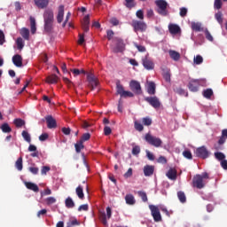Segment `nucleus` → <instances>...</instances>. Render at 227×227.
<instances>
[{
  "label": "nucleus",
  "mask_w": 227,
  "mask_h": 227,
  "mask_svg": "<svg viewBox=\"0 0 227 227\" xmlns=\"http://www.w3.org/2000/svg\"><path fill=\"white\" fill-rule=\"evenodd\" d=\"M44 31L51 33L54 24V12L52 9H46L43 13Z\"/></svg>",
  "instance_id": "obj_1"
},
{
  "label": "nucleus",
  "mask_w": 227,
  "mask_h": 227,
  "mask_svg": "<svg viewBox=\"0 0 227 227\" xmlns=\"http://www.w3.org/2000/svg\"><path fill=\"white\" fill-rule=\"evenodd\" d=\"M156 6H158V12L160 15H168V2L164 0H156Z\"/></svg>",
  "instance_id": "obj_2"
},
{
  "label": "nucleus",
  "mask_w": 227,
  "mask_h": 227,
  "mask_svg": "<svg viewBox=\"0 0 227 227\" xmlns=\"http://www.w3.org/2000/svg\"><path fill=\"white\" fill-rule=\"evenodd\" d=\"M149 208L151 210L152 216L153 217L155 223H160V221H162V216L160 215L159 207L154 205H149Z\"/></svg>",
  "instance_id": "obj_3"
},
{
  "label": "nucleus",
  "mask_w": 227,
  "mask_h": 227,
  "mask_svg": "<svg viewBox=\"0 0 227 227\" xmlns=\"http://www.w3.org/2000/svg\"><path fill=\"white\" fill-rule=\"evenodd\" d=\"M145 141L149 143V145H152L153 146H155L156 148H159L160 145H162V140L157 137H153L150 134H146L145 137Z\"/></svg>",
  "instance_id": "obj_4"
},
{
  "label": "nucleus",
  "mask_w": 227,
  "mask_h": 227,
  "mask_svg": "<svg viewBox=\"0 0 227 227\" xmlns=\"http://www.w3.org/2000/svg\"><path fill=\"white\" fill-rule=\"evenodd\" d=\"M142 65L145 68V70H153L155 68V64L153 60L146 55L145 58L142 59Z\"/></svg>",
  "instance_id": "obj_5"
},
{
  "label": "nucleus",
  "mask_w": 227,
  "mask_h": 227,
  "mask_svg": "<svg viewBox=\"0 0 227 227\" xmlns=\"http://www.w3.org/2000/svg\"><path fill=\"white\" fill-rule=\"evenodd\" d=\"M87 81L89 83V88H91V90H95L97 86H98V79L95 77V74L89 73L87 74Z\"/></svg>",
  "instance_id": "obj_6"
},
{
  "label": "nucleus",
  "mask_w": 227,
  "mask_h": 227,
  "mask_svg": "<svg viewBox=\"0 0 227 227\" xmlns=\"http://www.w3.org/2000/svg\"><path fill=\"white\" fill-rule=\"evenodd\" d=\"M145 100L154 109H159V107H160V101L158 97H146L145 98Z\"/></svg>",
  "instance_id": "obj_7"
},
{
  "label": "nucleus",
  "mask_w": 227,
  "mask_h": 227,
  "mask_svg": "<svg viewBox=\"0 0 227 227\" xmlns=\"http://www.w3.org/2000/svg\"><path fill=\"white\" fill-rule=\"evenodd\" d=\"M112 215L113 212L109 207H106V215L104 212L100 214L99 218L104 226H107V219H109Z\"/></svg>",
  "instance_id": "obj_8"
},
{
  "label": "nucleus",
  "mask_w": 227,
  "mask_h": 227,
  "mask_svg": "<svg viewBox=\"0 0 227 227\" xmlns=\"http://www.w3.org/2000/svg\"><path fill=\"white\" fill-rule=\"evenodd\" d=\"M115 43V47L114 48V52H123L125 51V43H123V40L117 38L114 41Z\"/></svg>",
  "instance_id": "obj_9"
},
{
  "label": "nucleus",
  "mask_w": 227,
  "mask_h": 227,
  "mask_svg": "<svg viewBox=\"0 0 227 227\" xmlns=\"http://www.w3.org/2000/svg\"><path fill=\"white\" fill-rule=\"evenodd\" d=\"M132 26H133L134 30L136 32H137V31H146V23L145 22L133 20Z\"/></svg>",
  "instance_id": "obj_10"
},
{
  "label": "nucleus",
  "mask_w": 227,
  "mask_h": 227,
  "mask_svg": "<svg viewBox=\"0 0 227 227\" xmlns=\"http://www.w3.org/2000/svg\"><path fill=\"white\" fill-rule=\"evenodd\" d=\"M208 180H210V176L208 175V173H202L200 176V189L205 187V185L208 184Z\"/></svg>",
  "instance_id": "obj_11"
},
{
  "label": "nucleus",
  "mask_w": 227,
  "mask_h": 227,
  "mask_svg": "<svg viewBox=\"0 0 227 227\" xmlns=\"http://www.w3.org/2000/svg\"><path fill=\"white\" fill-rule=\"evenodd\" d=\"M168 31L170 35H180L182 33V29L180 28V26L175 24V23H170L168 25Z\"/></svg>",
  "instance_id": "obj_12"
},
{
  "label": "nucleus",
  "mask_w": 227,
  "mask_h": 227,
  "mask_svg": "<svg viewBox=\"0 0 227 227\" xmlns=\"http://www.w3.org/2000/svg\"><path fill=\"white\" fill-rule=\"evenodd\" d=\"M64 17H65V6L60 5L58 11L57 22H59V24H61V22H63Z\"/></svg>",
  "instance_id": "obj_13"
},
{
  "label": "nucleus",
  "mask_w": 227,
  "mask_h": 227,
  "mask_svg": "<svg viewBox=\"0 0 227 227\" xmlns=\"http://www.w3.org/2000/svg\"><path fill=\"white\" fill-rule=\"evenodd\" d=\"M48 129H56V120L51 115L45 117Z\"/></svg>",
  "instance_id": "obj_14"
},
{
  "label": "nucleus",
  "mask_w": 227,
  "mask_h": 227,
  "mask_svg": "<svg viewBox=\"0 0 227 227\" xmlns=\"http://www.w3.org/2000/svg\"><path fill=\"white\" fill-rule=\"evenodd\" d=\"M130 89L136 93H141V84L137 81H131L129 83Z\"/></svg>",
  "instance_id": "obj_15"
},
{
  "label": "nucleus",
  "mask_w": 227,
  "mask_h": 227,
  "mask_svg": "<svg viewBox=\"0 0 227 227\" xmlns=\"http://www.w3.org/2000/svg\"><path fill=\"white\" fill-rule=\"evenodd\" d=\"M190 91H198V88H200V81L199 80H192L188 85Z\"/></svg>",
  "instance_id": "obj_16"
},
{
  "label": "nucleus",
  "mask_w": 227,
  "mask_h": 227,
  "mask_svg": "<svg viewBox=\"0 0 227 227\" xmlns=\"http://www.w3.org/2000/svg\"><path fill=\"white\" fill-rule=\"evenodd\" d=\"M210 156V152L205 146L200 147V158L205 160Z\"/></svg>",
  "instance_id": "obj_17"
},
{
  "label": "nucleus",
  "mask_w": 227,
  "mask_h": 227,
  "mask_svg": "<svg viewBox=\"0 0 227 227\" xmlns=\"http://www.w3.org/2000/svg\"><path fill=\"white\" fill-rule=\"evenodd\" d=\"M12 63L15 67H22V56L16 54L12 57Z\"/></svg>",
  "instance_id": "obj_18"
},
{
  "label": "nucleus",
  "mask_w": 227,
  "mask_h": 227,
  "mask_svg": "<svg viewBox=\"0 0 227 227\" xmlns=\"http://www.w3.org/2000/svg\"><path fill=\"white\" fill-rule=\"evenodd\" d=\"M146 88H147V93L149 95H155V82H147V85H146Z\"/></svg>",
  "instance_id": "obj_19"
},
{
  "label": "nucleus",
  "mask_w": 227,
  "mask_h": 227,
  "mask_svg": "<svg viewBox=\"0 0 227 227\" xmlns=\"http://www.w3.org/2000/svg\"><path fill=\"white\" fill-rule=\"evenodd\" d=\"M154 168L153 166L146 165L144 167L145 176H152L153 175Z\"/></svg>",
  "instance_id": "obj_20"
},
{
  "label": "nucleus",
  "mask_w": 227,
  "mask_h": 227,
  "mask_svg": "<svg viewBox=\"0 0 227 227\" xmlns=\"http://www.w3.org/2000/svg\"><path fill=\"white\" fill-rule=\"evenodd\" d=\"M200 31L204 32V35L207 41L214 42V37L212 36V34H210V32L208 31V28H203L202 27H200Z\"/></svg>",
  "instance_id": "obj_21"
},
{
  "label": "nucleus",
  "mask_w": 227,
  "mask_h": 227,
  "mask_svg": "<svg viewBox=\"0 0 227 227\" xmlns=\"http://www.w3.org/2000/svg\"><path fill=\"white\" fill-rule=\"evenodd\" d=\"M25 185L27 189H29L30 191H34V192H38V191H40V189L38 188V185H36L35 183L25 182Z\"/></svg>",
  "instance_id": "obj_22"
},
{
  "label": "nucleus",
  "mask_w": 227,
  "mask_h": 227,
  "mask_svg": "<svg viewBox=\"0 0 227 227\" xmlns=\"http://www.w3.org/2000/svg\"><path fill=\"white\" fill-rule=\"evenodd\" d=\"M125 201L127 205H136V198L132 194H127L125 196Z\"/></svg>",
  "instance_id": "obj_23"
},
{
  "label": "nucleus",
  "mask_w": 227,
  "mask_h": 227,
  "mask_svg": "<svg viewBox=\"0 0 227 227\" xmlns=\"http://www.w3.org/2000/svg\"><path fill=\"white\" fill-rule=\"evenodd\" d=\"M166 175L169 180H176V170L175 168H170Z\"/></svg>",
  "instance_id": "obj_24"
},
{
  "label": "nucleus",
  "mask_w": 227,
  "mask_h": 227,
  "mask_svg": "<svg viewBox=\"0 0 227 227\" xmlns=\"http://www.w3.org/2000/svg\"><path fill=\"white\" fill-rule=\"evenodd\" d=\"M38 8H45L49 4V0H34Z\"/></svg>",
  "instance_id": "obj_25"
},
{
  "label": "nucleus",
  "mask_w": 227,
  "mask_h": 227,
  "mask_svg": "<svg viewBox=\"0 0 227 227\" xmlns=\"http://www.w3.org/2000/svg\"><path fill=\"white\" fill-rule=\"evenodd\" d=\"M30 27L32 35H35L36 33V20L33 16H30Z\"/></svg>",
  "instance_id": "obj_26"
},
{
  "label": "nucleus",
  "mask_w": 227,
  "mask_h": 227,
  "mask_svg": "<svg viewBox=\"0 0 227 227\" xmlns=\"http://www.w3.org/2000/svg\"><path fill=\"white\" fill-rule=\"evenodd\" d=\"M76 195L79 200H84V191L82 185H79L75 190Z\"/></svg>",
  "instance_id": "obj_27"
},
{
  "label": "nucleus",
  "mask_w": 227,
  "mask_h": 227,
  "mask_svg": "<svg viewBox=\"0 0 227 227\" xmlns=\"http://www.w3.org/2000/svg\"><path fill=\"white\" fill-rule=\"evenodd\" d=\"M46 82L49 84H56L58 82V75L51 74L46 78Z\"/></svg>",
  "instance_id": "obj_28"
},
{
  "label": "nucleus",
  "mask_w": 227,
  "mask_h": 227,
  "mask_svg": "<svg viewBox=\"0 0 227 227\" xmlns=\"http://www.w3.org/2000/svg\"><path fill=\"white\" fill-rule=\"evenodd\" d=\"M168 54H169L170 58L172 59H174V61H178V59H180V53H178L177 51L170 50L168 51Z\"/></svg>",
  "instance_id": "obj_29"
},
{
  "label": "nucleus",
  "mask_w": 227,
  "mask_h": 227,
  "mask_svg": "<svg viewBox=\"0 0 227 227\" xmlns=\"http://www.w3.org/2000/svg\"><path fill=\"white\" fill-rule=\"evenodd\" d=\"M20 35L24 40H29V29L26 27L21 28Z\"/></svg>",
  "instance_id": "obj_30"
},
{
  "label": "nucleus",
  "mask_w": 227,
  "mask_h": 227,
  "mask_svg": "<svg viewBox=\"0 0 227 227\" xmlns=\"http://www.w3.org/2000/svg\"><path fill=\"white\" fill-rule=\"evenodd\" d=\"M213 95H214V91L212 90V89H207L202 92V96L207 99H210V98H212Z\"/></svg>",
  "instance_id": "obj_31"
},
{
  "label": "nucleus",
  "mask_w": 227,
  "mask_h": 227,
  "mask_svg": "<svg viewBox=\"0 0 227 227\" xmlns=\"http://www.w3.org/2000/svg\"><path fill=\"white\" fill-rule=\"evenodd\" d=\"M163 78L167 82H171V73L169 72V69L163 70Z\"/></svg>",
  "instance_id": "obj_32"
},
{
  "label": "nucleus",
  "mask_w": 227,
  "mask_h": 227,
  "mask_svg": "<svg viewBox=\"0 0 227 227\" xmlns=\"http://www.w3.org/2000/svg\"><path fill=\"white\" fill-rule=\"evenodd\" d=\"M65 203H66L67 208H74V207H75V203L74 202V200H72V198L70 197L66 199Z\"/></svg>",
  "instance_id": "obj_33"
},
{
  "label": "nucleus",
  "mask_w": 227,
  "mask_h": 227,
  "mask_svg": "<svg viewBox=\"0 0 227 227\" xmlns=\"http://www.w3.org/2000/svg\"><path fill=\"white\" fill-rule=\"evenodd\" d=\"M16 45H17V48L19 49V51H22V49H24V39H22V37H19L17 40H16Z\"/></svg>",
  "instance_id": "obj_34"
},
{
  "label": "nucleus",
  "mask_w": 227,
  "mask_h": 227,
  "mask_svg": "<svg viewBox=\"0 0 227 227\" xmlns=\"http://www.w3.org/2000/svg\"><path fill=\"white\" fill-rule=\"evenodd\" d=\"M177 197L181 203H185V201H187V197H185V193L184 192H178Z\"/></svg>",
  "instance_id": "obj_35"
},
{
  "label": "nucleus",
  "mask_w": 227,
  "mask_h": 227,
  "mask_svg": "<svg viewBox=\"0 0 227 227\" xmlns=\"http://www.w3.org/2000/svg\"><path fill=\"white\" fill-rule=\"evenodd\" d=\"M1 130H2V132L8 134V133L12 132V128L10 127V125H8V123H4L1 126Z\"/></svg>",
  "instance_id": "obj_36"
},
{
  "label": "nucleus",
  "mask_w": 227,
  "mask_h": 227,
  "mask_svg": "<svg viewBox=\"0 0 227 227\" xmlns=\"http://www.w3.org/2000/svg\"><path fill=\"white\" fill-rule=\"evenodd\" d=\"M15 168L16 169H18V171H22V168H23V165H22V157H20L16 162H15Z\"/></svg>",
  "instance_id": "obj_37"
},
{
  "label": "nucleus",
  "mask_w": 227,
  "mask_h": 227,
  "mask_svg": "<svg viewBox=\"0 0 227 227\" xmlns=\"http://www.w3.org/2000/svg\"><path fill=\"white\" fill-rule=\"evenodd\" d=\"M21 136L27 143H31V135L27 131L23 130Z\"/></svg>",
  "instance_id": "obj_38"
},
{
  "label": "nucleus",
  "mask_w": 227,
  "mask_h": 227,
  "mask_svg": "<svg viewBox=\"0 0 227 227\" xmlns=\"http://www.w3.org/2000/svg\"><path fill=\"white\" fill-rule=\"evenodd\" d=\"M84 142H82L81 140L79 142H77L75 145H74V148H75V151L77 153H80L81 150H82V148H84V145H83Z\"/></svg>",
  "instance_id": "obj_39"
},
{
  "label": "nucleus",
  "mask_w": 227,
  "mask_h": 227,
  "mask_svg": "<svg viewBox=\"0 0 227 227\" xmlns=\"http://www.w3.org/2000/svg\"><path fill=\"white\" fill-rule=\"evenodd\" d=\"M215 157L220 161H223L224 159H226V155L223 153H215Z\"/></svg>",
  "instance_id": "obj_40"
},
{
  "label": "nucleus",
  "mask_w": 227,
  "mask_h": 227,
  "mask_svg": "<svg viewBox=\"0 0 227 227\" xmlns=\"http://www.w3.org/2000/svg\"><path fill=\"white\" fill-rule=\"evenodd\" d=\"M215 20L216 21L223 26V12H216V14H215Z\"/></svg>",
  "instance_id": "obj_41"
},
{
  "label": "nucleus",
  "mask_w": 227,
  "mask_h": 227,
  "mask_svg": "<svg viewBox=\"0 0 227 227\" xmlns=\"http://www.w3.org/2000/svg\"><path fill=\"white\" fill-rule=\"evenodd\" d=\"M133 45L137 49L138 52H146V48L143 45L137 44V43H133Z\"/></svg>",
  "instance_id": "obj_42"
},
{
  "label": "nucleus",
  "mask_w": 227,
  "mask_h": 227,
  "mask_svg": "<svg viewBox=\"0 0 227 227\" xmlns=\"http://www.w3.org/2000/svg\"><path fill=\"white\" fill-rule=\"evenodd\" d=\"M71 72H73L74 77H76V75H81V74H86V71H84V69H71Z\"/></svg>",
  "instance_id": "obj_43"
},
{
  "label": "nucleus",
  "mask_w": 227,
  "mask_h": 227,
  "mask_svg": "<svg viewBox=\"0 0 227 227\" xmlns=\"http://www.w3.org/2000/svg\"><path fill=\"white\" fill-rule=\"evenodd\" d=\"M214 7L216 10H221V8H223V1L222 0H215Z\"/></svg>",
  "instance_id": "obj_44"
},
{
  "label": "nucleus",
  "mask_w": 227,
  "mask_h": 227,
  "mask_svg": "<svg viewBox=\"0 0 227 227\" xmlns=\"http://www.w3.org/2000/svg\"><path fill=\"white\" fill-rule=\"evenodd\" d=\"M91 137V135L90 133H84L82 136V138H81V142L82 143H84L86 141H90V138Z\"/></svg>",
  "instance_id": "obj_45"
},
{
  "label": "nucleus",
  "mask_w": 227,
  "mask_h": 227,
  "mask_svg": "<svg viewBox=\"0 0 227 227\" xmlns=\"http://www.w3.org/2000/svg\"><path fill=\"white\" fill-rule=\"evenodd\" d=\"M141 153V147L139 145H135L132 148V154L133 155H139Z\"/></svg>",
  "instance_id": "obj_46"
},
{
  "label": "nucleus",
  "mask_w": 227,
  "mask_h": 227,
  "mask_svg": "<svg viewBox=\"0 0 227 227\" xmlns=\"http://www.w3.org/2000/svg\"><path fill=\"white\" fill-rule=\"evenodd\" d=\"M193 187H196V189H200V176L199 175H197L193 178Z\"/></svg>",
  "instance_id": "obj_47"
},
{
  "label": "nucleus",
  "mask_w": 227,
  "mask_h": 227,
  "mask_svg": "<svg viewBox=\"0 0 227 227\" xmlns=\"http://www.w3.org/2000/svg\"><path fill=\"white\" fill-rule=\"evenodd\" d=\"M121 98H132L134 97V94L130 91L124 90V92L121 94Z\"/></svg>",
  "instance_id": "obj_48"
},
{
  "label": "nucleus",
  "mask_w": 227,
  "mask_h": 227,
  "mask_svg": "<svg viewBox=\"0 0 227 227\" xmlns=\"http://www.w3.org/2000/svg\"><path fill=\"white\" fill-rule=\"evenodd\" d=\"M25 121L22 119H15L14 120V125H16V127H22L23 125H25Z\"/></svg>",
  "instance_id": "obj_49"
},
{
  "label": "nucleus",
  "mask_w": 227,
  "mask_h": 227,
  "mask_svg": "<svg viewBox=\"0 0 227 227\" xmlns=\"http://www.w3.org/2000/svg\"><path fill=\"white\" fill-rule=\"evenodd\" d=\"M117 93L118 95H120L121 97V95H123V92L125 91V90L123 89V85L117 83Z\"/></svg>",
  "instance_id": "obj_50"
},
{
  "label": "nucleus",
  "mask_w": 227,
  "mask_h": 227,
  "mask_svg": "<svg viewBox=\"0 0 227 227\" xmlns=\"http://www.w3.org/2000/svg\"><path fill=\"white\" fill-rule=\"evenodd\" d=\"M135 129L136 130H138V132H141L143 131V124H141V122L137 121H135Z\"/></svg>",
  "instance_id": "obj_51"
},
{
  "label": "nucleus",
  "mask_w": 227,
  "mask_h": 227,
  "mask_svg": "<svg viewBox=\"0 0 227 227\" xmlns=\"http://www.w3.org/2000/svg\"><path fill=\"white\" fill-rule=\"evenodd\" d=\"M138 196L141 197L142 201H148V197L146 196V192H138Z\"/></svg>",
  "instance_id": "obj_52"
},
{
  "label": "nucleus",
  "mask_w": 227,
  "mask_h": 227,
  "mask_svg": "<svg viewBox=\"0 0 227 227\" xmlns=\"http://www.w3.org/2000/svg\"><path fill=\"white\" fill-rule=\"evenodd\" d=\"M47 205H54L56 203V198L54 197H49L45 200Z\"/></svg>",
  "instance_id": "obj_53"
},
{
  "label": "nucleus",
  "mask_w": 227,
  "mask_h": 227,
  "mask_svg": "<svg viewBox=\"0 0 227 227\" xmlns=\"http://www.w3.org/2000/svg\"><path fill=\"white\" fill-rule=\"evenodd\" d=\"M142 122L144 125H146L147 127L152 125V120L148 117L143 118Z\"/></svg>",
  "instance_id": "obj_54"
},
{
  "label": "nucleus",
  "mask_w": 227,
  "mask_h": 227,
  "mask_svg": "<svg viewBox=\"0 0 227 227\" xmlns=\"http://www.w3.org/2000/svg\"><path fill=\"white\" fill-rule=\"evenodd\" d=\"M51 171V167L43 166L41 169V175H47Z\"/></svg>",
  "instance_id": "obj_55"
},
{
  "label": "nucleus",
  "mask_w": 227,
  "mask_h": 227,
  "mask_svg": "<svg viewBox=\"0 0 227 227\" xmlns=\"http://www.w3.org/2000/svg\"><path fill=\"white\" fill-rule=\"evenodd\" d=\"M180 12H179V15L180 17H185L187 15V8L185 7H181L180 9Z\"/></svg>",
  "instance_id": "obj_56"
},
{
  "label": "nucleus",
  "mask_w": 227,
  "mask_h": 227,
  "mask_svg": "<svg viewBox=\"0 0 227 227\" xmlns=\"http://www.w3.org/2000/svg\"><path fill=\"white\" fill-rule=\"evenodd\" d=\"M191 26L193 31H200V23L192 22Z\"/></svg>",
  "instance_id": "obj_57"
},
{
  "label": "nucleus",
  "mask_w": 227,
  "mask_h": 227,
  "mask_svg": "<svg viewBox=\"0 0 227 227\" xmlns=\"http://www.w3.org/2000/svg\"><path fill=\"white\" fill-rule=\"evenodd\" d=\"M125 6L127 8H133V6H134V0H125Z\"/></svg>",
  "instance_id": "obj_58"
},
{
  "label": "nucleus",
  "mask_w": 227,
  "mask_h": 227,
  "mask_svg": "<svg viewBox=\"0 0 227 227\" xmlns=\"http://www.w3.org/2000/svg\"><path fill=\"white\" fill-rule=\"evenodd\" d=\"M6 39H4V33L3 30H0V45H4Z\"/></svg>",
  "instance_id": "obj_59"
},
{
  "label": "nucleus",
  "mask_w": 227,
  "mask_h": 227,
  "mask_svg": "<svg viewBox=\"0 0 227 227\" xmlns=\"http://www.w3.org/2000/svg\"><path fill=\"white\" fill-rule=\"evenodd\" d=\"M28 171H30V173H32V175H38L39 169L36 167H30L28 168Z\"/></svg>",
  "instance_id": "obj_60"
},
{
  "label": "nucleus",
  "mask_w": 227,
  "mask_h": 227,
  "mask_svg": "<svg viewBox=\"0 0 227 227\" xmlns=\"http://www.w3.org/2000/svg\"><path fill=\"white\" fill-rule=\"evenodd\" d=\"M183 155H184V157H185V159H192V153H191V152L190 151H184V153H183Z\"/></svg>",
  "instance_id": "obj_61"
},
{
  "label": "nucleus",
  "mask_w": 227,
  "mask_h": 227,
  "mask_svg": "<svg viewBox=\"0 0 227 227\" xmlns=\"http://www.w3.org/2000/svg\"><path fill=\"white\" fill-rule=\"evenodd\" d=\"M47 139H49V134H47V133H43L39 137V140H41V141H47Z\"/></svg>",
  "instance_id": "obj_62"
},
{
  "label": "nucleus",
  "mask_w": 227,
  "mask_h": 227,
  "mask_svg": "<svg viewBox=\"0 0 227 227\" xmlns=\"http://www.w3.org/2000/svg\"><path fill=\"white\" fill-rule=\"evenodd\" d=\"M130 176H132V168H129L124 174V178H130Z\"/></svg>",
  "instance_id": "obj_63"
},
{
  "label": "nucleus",
  "mask_w": 227,
  "mask_h": 227,
  "mask_svg": "<svg viewBox=\"0 0 227 227\" xmlns=\"http://www.w3.org/2000/svg\"><path fill=\"white\" fill-rule=\"evenodd\" d=\"M221 167L224 169L227 170V160H223L221 161Z\"/></svg>",
  "instance_id": "obj_64"
}]
</instances>
